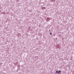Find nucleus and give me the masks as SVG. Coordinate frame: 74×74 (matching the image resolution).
Wrapping results in <instances>:
<instances>
[{"label": "nucleus", "instance_id": "nucleus-1", "mask_svg": "<svg viewBox=\"0 0 74 74\" xmlns=\"http://www.w3.org/2000/svg\"><path fill=\"white\" fill-rule=\"evenodd\" d=\"M60 72H62V71L60 70L58 71H56V74H57V73H58V74H59L60 73Z\"/></svg>", "mask_w": 74, "mask_h": 74}, {"label": "nucleus", "instance_id": "nucleus-2", "mask_svg": "<svg viewBox=\"0 0 74 74\" xmlns=\"http://www.w3.org/2000/svg\"><path fill=\"white\" fill-rule=\"evenodd\" d=\"M42 10H45V9H46V8H45V7H43L42 8Z\"/></svg>", "mask_w": 74, "mask_h": 74}, {"label": "nucleus", "instance_id": "nucleus-3", "mask_svg": "<svg viewBox=\"0 0 74 74\" xmlns=\"http://www.w3.org/2000/svg\"><path fill=\"white\" fill-rule=\"evenodd\" d=\"M55 1V0H51V2H52Z\"/></svg>", "mask_w": 74, "mask_h": 74}, {"label": "nucleus", "instance_id": "nucleus-4", "mask_svg": "<svg viewBox=\"0 0 74 74\" xmlns=\"http://www.w3.org/2000/svg\"><path fill=\"white\" fill-rule=\"evenodd\" d=\"M2 14H3V15H4V14H5V12H2Z\"/></svg>", "mask_w": 74, "mask_h": 74}, {"label": "nucleus", "instance_id": "nucleus-5", "mask_svg": "<svg viewBox=\"0 0 74 74\" xmlns=\"http://www.w3.org/2000/svg\"><path fill=\"white\" fill-rule=\"evenodd\" d=\"M50 35H51L52 34V33H51V32H50Z\"/></svg>", "mask_w": 74, "mask_h": 74}, {"label": "nucleus", "instance_id": "nucleus-6", "mask_svg": "<svg viewBox=\"0 0 74 74\" xmlns=\"http://www.w3.org/2000/svg\"><path fill=\"white\" fill-rule=\"evenodd\" d=\"M49 32H51V30H49Z\"/></svg>", "mask_w": 74, "mask_h": 74}, {"label": "nucleus", "instance_id": "nucleus-7", "mask_svg": "<svg viewBox=\"0 0 74 74\" xmlns=\"http://www.w3.org/2000/svg\"><path fill=\"white\" fill-rule=\"evenodd\" d=\"M0 11H1V10Z\"/></svg>", "mask_w": 74, "mask_h": 74}]
</instances>
